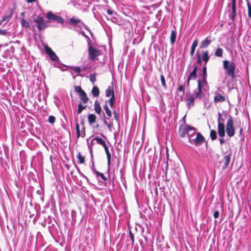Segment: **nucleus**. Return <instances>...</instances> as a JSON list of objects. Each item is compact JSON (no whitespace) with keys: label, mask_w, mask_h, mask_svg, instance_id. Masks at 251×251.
I'll return each instance as SVG.
<instances>
[{"label":"nucleus","mask_w":251,"mask_h":251,"mask_svg":"<svg viewBox=\"0 0 251 251\" xmlns=\"http://www.w3.org/2000/svg\"><path fill=\"white\" fill-rule=\"evenodd\" d=\"M187 136L189 142L191 144H194L196 146H199L204 141V138L201 133H196V129L190 126H188Z\"/></svg>","instance_id":"obj_1"},{"label":"nucleus","mask_w":251,"mask_h":251,"mask_svg":"<svg viewBox=\"0 0 251 251\" xmlns=\"http://www.w3.org/2000/svg\"><path fill=\"white\" fill-rule=\"evenodd\" d=\"M223 68L226 74L232 78H235V72L236 65L234 62H230L227 60L223 61Z\"/></svg>","instance_id":"obj_2"},{"label":"nucleus","mask_w":251,"mask_h":251,"mask_svg":"<svg viewBox=\"0 0 251 251\" xmlns=\"http://www.w3.org/2000/svg\"><path fill=\"white\" fill-rule=\"evenodd\" d=\"M102 51L99 50L96 47L89 45L88 47V57L91 61H95L97 60V57L101 55Z\"/></svg>","instance_id":"obj_3"},{"label":"nucleus","mask_w":251,"mask_h":251,"mask_svg":"<svg viewBox=\"0 0 251 251\" xmlns=\"http://www.w3.org/2000/svg\"><path fill=\"white\" fill-rule=\"evenodd\" d=\"M226 132L227 135L229 137L233 136L235 134V128L233 126V121L230 116H229V117L226 122Z\"/></svg>","instance_id":"obj_4"},{"label":"nucleus","mask_w":251,"mask_h":251,"mask_svg":"<svg viewBox=\"0 0 251 251\" xmlns=\"http://www.w3.org/2000/svg\"><path fill=\"white\" fill-rule=\"evenodd\" d=\"M68 23L70 25H77L80 28L83 27L86 29H87V26L80 19L76 18L75 17H73L70 18L68 21Z\"/></svg>","instance_id":"obj_5"},{"label":"nucleus","mask_w":251,"mask_h":251,"mask_svg":"<svg viewBox=\"0 0 251 251\" xmlns=\"http://www.w3.org/2000/svg\"><path fill=\"white\" fill-rule=\"evenodd\" d=\"M195 99V96L190 94V92L186 94L184 98V100L186 102V105L189 109L194 106Z\"/></svg>","instance_id":"obj_6"},{"label":"nucleus","mask_w":251,"mask_h":251,"mask_svg":"<svg viewBox=\"0 0 251 251\" xmlns=\"http://www.w3.org/2000/svg\"><path fill=\"white\" fill-rule=\"evenodd\" d=\"M47 18L50 21H55L58 23L63 24L64 23V20L61 17L54 14L50 11L47 13Z\"/></svg>","instance_id":"obj_7"},{"label":"nucleus","mask_w":251,"mask_h":251,"mask_svg":"<svg viewBox=\"0 0 251 251\" xmlns=\"http://www.w3.org/2000/svg\"><path fill=\"white\" fill-rule=\"evenodd\" d=\"M34 21L37 23V26L39 30H43L47 26L46 24L44 22L43 18L42 17L38 16L34 20Z\"/></svg>","instance_id":"obj_8"},{"label":"nucleus","mask_w":251,"mask_h":251,"mask_svg":"<svg viewBox=\"0 0 251 251\" xmlns=\"http://www.w3.org/2000/svg\"><path fill=\"white\" fill-rule=\"evenodd\" d=\"M45 51L52 61H58L59 59L54 52L49 47H45Z\"/></svg>","instance_id":"obj_9"},{"label":"nucleus","mask_w":251,"mask_h":251,"mask_svg":"<svg viewBox=\"0 0 251 251\" xmlns=\"http://www.w3.org/2000/svg\"><path fill=\"white\" fill-rule=\"evenodd\" d=\"M197 67L195 66L192 72L187 77V85H189V81L191 79H195L196 78L197 75Z\"/></svg>","instance_id":"obj_10"},{"label":"nucleus","mask_w":251,"mask_h":251,"mask_svg":"<svg viewBox=\"0 0 251 251\" xmlns=\"http://www.w3.org/2000/svg\"><path fill=\"white\" fill-rule=\"evenodd\" d=\"M218 133L220 137H224L225 135V125H218Z\"/></svg>","instance_id":"obj_11"},{"label":"nucleus","mask_w":251,"mask_h":251,"mask_svg":"<svg viewBox=\"0 0 251 251\" xmlns=\"http://www.w3.org/2000/svg\"><path fill=\"white\" fill-rule=\"evenodd\" d=\"M236 16V0H232V16L231 20L233 21Z\"/></svg>","instance_id":"obj_12"},{"label":"nucleus","mask_w":251,"mask_h":251,"mask_svg":"<svg viewBox=\"0 0 251 251\" xmlns=\"http://www.w3.org/2000/svg\"><path fill=\"white\" fill-rule=\"evenodd\" d=\"M226 100V98L225 97L223 96L219 93H216L215 96L214 97V101L215 102H224Z\"/></svg>","instance_id":"obj_13"},{"label":"nucleus","mask_w":251,"mask_h":251,"mask_svg":"<svg viewBox=\"0 0 251 251\" xmlns=\"http://www.w3.org/2000/svg\"><path fill=\"white\" fill-rule=\"evenodd\" d=\"M211 41L209 39L208 37H207L204 40L202 41L201 43V48H206L211 43Z\"/></svg>","instance_id":"obj_14"},{"label":"nucleus","mask_w":251,"mask_h":251,"mask_svg":"<svg viewBox=\"0 0 251 251\" xmlns=\"http://www.w3.org/2000/svg\"><path fill=\"white\" fill-rule=\"evenodd\" d=\"M230 154H228L224 157V163L223 166V169L225 170L227 168L230 161Z\"/></svg>","instance_id":"obj_15"},{"label":"nucleus","mask_w":251,"mask_h":251,"mask_svg":"<svg viewBox=\"0 0 251 251\" xmlns=\"http://www.w3.org/2000/svg\"><path fill=\"white\" fill-rule=\"evenodd\" d=\"M106 97L111 98L115 97V95L113 88L111 86H109L106 90Z\"/></svg>","instance_id":"obj_16"},{"label":"nucleus","mask_w":251,"mask_h":251,"mask_svg":"<svg viewBox=\"0 0 251 251\" xmlns=\"http://www.w3.org/2000/svg\"><path fill=\"white\" fill-rule=\"evenodd\" d=\"M94 110L98 114H100L101 112V108L98 100H96L94 103Z\"/></svg>","instance_id":"obj_17"},{"label":"nucleus","mask_w":251,"mask_h":251,"mask_svg":"<svg viewBox=\"0 0 251 251\" xmlns=\"http://www.w3.org/2000/svg\"><path fill=\"white\" fill-rule=\"evenodd\" d=\"M218 125H220V124L224 125V123L225 120V118L226 117V115H224L223 114H221L220 113H218Z\"/></svg>","instance_id":"obj_18"},{"label":"nucleus","mask_w":251,"mask_h":251,"mask_svg":"<svg viewBox=\"0 0 251 251\" xmlns=\"http://www.w3.org/2000/svg\"><path fill=\"white\" fill-rule=\"evenodd\" d=\"M202 60L204 62V65H206V63L208 62L209 59L208 51L207 50L203 51L202 53Z\"/></svg>","instance_id":"obj_19"},{"label":"nucleus","mask_w":251,"mask_h":251,"mask_svg":"<svg viewBox=\"0 0 251 251\" xmlns=\"http://www.w3.org/2000/svg\"><path fill=\"white\" fill-rule=\"evenodd\" d=\"M198 91H195V98L201 99L202 97V88L201 87L200 84L198 85Z\"/></svg>","instance_id":"obj_20"},{"label":"nucleus","mask_w":251,"mask_h":251,"mask_svg":"<svg viewBox=\"0 0 251 251\" xmlns=\"http://www.w3.org/2000/svg\"><path fill=\"white\" fill-rule=\"evenodd\" d=\"M80 100L84 103H86L89 100V98L85 92L79 95Z\"/></svg>","instance_id":"obj_21"},{"label":"nucleus","mask_w":251,"mask_h":251,"mask_svg":"<svg viewBox=\"0 0 251 251\" xmlns=\"http://www.w3.org/2000/svg\"><path fill=\"white\" fill-rule=\"evenodd\" d=\"M198 44V39H196L193 42V43L192 45L191 48V51H190V54L192 56H193V55L194 54L195 49H196V47L197 46Z\"/></svg>","instance_id":"obj_22"},{"label":"nucleus","mask_w":251,"mask_h":251,"mask_svg":"<svg viewBox=\"0 0 251 251\" xmlns=\"http://www.w3.org/2000/svg\"><path fill=\"white\" fill-rule=\"evenodd\" d=\"M176 36V30H172L170 36V42L172 45H173L175 41Z\"/></svg>","instance_id":"obj_23"},{"label":"nucleus","mask_w":251,"mask_h":251,"mask_svg":"<svg viewBox=\"0 0 251 251\" xmlns=\"http://www.w3.org/2000/svg\"><path fill=\"white\" fill-rule=\"evenodd\" d=\"M96 120V116L93 114L88 115V121L90 125H92L95 123Z\"/></svg>","instance_id":"obj_24"},{"label":"nucleus","mask_w":251,"mask_h":251,"mask_svg":"<svg viewBox=\"0 0 251 251\" xmlns=\"http://www.w3.org/2000/svg\"><path fill=\"white\" fill-rule=\"evenodd\" d=\"M188 126H187L184 128L179 130V134L181 137H184L187 135L188 133Z\"/></svg>","instance_id":"obj_25"},{"label":"nucleus","mask_w":251,"mask_h":251,"mask_svg":"<svg viewBox=\"0 0 251 251\" xmlns=\"http://www.w3.org/2000/svg\"><path fill=\"white\" fill-rule=\"evenodd\" d=\"M91 93L94 97H98L100 95V90L97 86H94Z\"/></svg>","instance_id":"obj_26"},{"label":"nucleus","mask_w":251,"mask_h":251,"mask_svg":"<svg viewBox=\"0 0 251 251\" xmlns=\"http://www.w3.org/2000/svg\"><path fill=\"white\" fill-rule=\"evenodd\" d=\"M76 158L78 159L77 163L78 164H83L85 161V157L83 156L80 152H78L76 155Z\"/></svg>","instance_id":"obj_27"},{"label":"nucleus","mask_w":251,"mask_h":251,"mask_svg":"<svg viewBox=\"0 0 251 251\" xmlns=\"http://www.w3.org/2000/svg\"><path fill=\"white\" fill-rule=\"evenodd\" d=\"M206 78L207 77L202 76V79L201 80H199L198 81V85H199L200 84L201 87L202 89L204 85H207Z\"/></svg>","instance_id":"obj_28"},{"label":"nucleus","mask_w":251,"mask_h":251,"mask_svg":"<svg viewBox=\"0 0 251 251\" xmlns=\"http://www.w3.org/2000/svg\"><path fill=\"white\" fill-rule=\"evenodd\" d=\"M103 109L105 111L106 115L108 116V119L109 118L111 117L112 116V112L109 109V107H108V105L107 104H105L103 106Z\"/></svg>","instance_id":"obj_29"},{"label":"nucleus","mask_w":251,"mask_h":251,"mask_svg":"<svg viewBox=\"0 0 251 251\" xmlns=\"http://www.w3.org/2000/svg\"><path fill=\"white\" fill-rule=\"evenodd\" d=\"M223 50L222 48H218L215 52V55L217 57H221L223 56Z\"/></svg>","instance_id":"obj_30"},{"label":"nucleus","mask_w":251,"mask_h":251,"mask_svg":"<svg viewBox=\"0 0 251 251\" xmlns=\"http://www.w3.org/2000/svg\"><path fill=\"white\" fill-rule=\"evenodd\" d=\"M210 138L212 140H214L217 138V132L215 130H211L210 131Z\"/></svg>","instance_id":"obj_31"},{"label":"nucleus","mask_w":251,"mask_h":251,"mask_svg":"<svg viewBox=\"0 0 251 251\" xmlns=\"http://www.w3.org/2000/svg\"><path fill=\"white\" fill-rule=\"evenodd\" d=\"M94 172L95 173L97 177H100L103 181L106 180V178L103 174L96 171H94Z\"/></svg>","instance_id":"obj_32"},{"label":"nucleus","mask_w":251,"mask_h":251,"mask_svg":"<svg viewBox=\"0 0 251 251\" xmlns=\"http://www.w3.org/2000/svg\"><path fill=\"white\" fill-rule=\"evenodd\" d=\"M246 1L248 6V16L250 18H251V4L249 0H246Z\"/></svg>","instance_id":"obj_33"},{"label":"nucleus","mask_w":251,"mask_h":251,"mask_svg":"<svg viewBox=\"0 0 251 251\" xmlns=\"http://www.w3.org/2000/svg\"><path fill=\"white\" fill-rule=\"evenodd\" d=\"M21 24H22V26L25 27H29V23L23 18L21 20Z\"/></svg>","instance_id":"obj_34"},{"label":"nucleus","mask_w":251,"mask_h":251,"mask_svg":"<svg viewBox=\"0 0 251 251\" xmlns=\"http://www.w3.org/2000/svg\"><path fill=\"white\" fill-rule=\"evenodd\" d=\"M86 107V106L83 105L81 103H79L78 105V109H77V114H80L81 113L82 110L84 109H85Z\"/></svg>","instance_id":"obj_35"},{"label":"nucleus","mask_w":251,"mask_h":251,"mask_svg":"<svg viewBox=\"0 0 251 251\" xmlns=\"http://www.w3.org/2000/svg\"><path fill=\"white\" fill-rule=\"evenodd\" d=\"M160 79H161L162 85L163 86V87L164 88L166 89L167 88V85H166V82H165V77L162 75H160Z\"/></svg>","instance_id":"obj_36"},{"label":"nucleus","mask_w":251,"mask_h":251,"mask_svg":"<svg viewBox=\"0 0 251 251\" xmlns=\"http://www.w3.org/2000/svg\"><path fill=\"white\" fill-rule=\"evenodd\" d=\"M75 91L79 95L84 92V91H83L80 86H75Z\"/></svg>","instance_id":"obj_37"},{"label":"nucleus","mask_w":251,"mask_h":251,"mask_svg":"<svg viewBox=\"0 0 251 251\" xmlns=\"http://www.w3.org/2000/svg\"><path fill=\"white\" fill-rule=\"evenodd\" d=\"M106 102H108L110 105V106L112 108L115 103V97L110 98L109 100L106 101Z\"/></svg>","instance_id":"obj_38"},{"label":"nucleus","mask_w":251,"mask_h":251,"mask_svg":"<svg viewBox=\"0 0 251 251\" xmlns=\"http://www.w3.org/2000/svg\"><path fill=\"white\" fill-rule=\"evenodd\" d=\"M94 140H95V141L97 142V143L100 145L103 144L104 140L101 138H99L98 137H95L94 138Z\"/></svg>","instance_id":"obj_39"},{"label":"nucleus","mask_w":251,"mask_h":251,"mask_svg":"<svg viewBox=\"0 0 251 251\" xmlns=\"http://www.w3.org/2000/svg\"><path fill=\"white\" fill-rule=\"evenodd\" d=\"M90 80L94 84L96 80V77L95 74H91L90 75Z\"/></svg>","instance_id":"obj_40"},{"label":"nucleus","mask_w":251,"mask_h":251,"mask_svg":"<svg viewBox=\"0 0 251 251\" xmlns=\"http://www.w3.org/2000/svg\"><path fill=\"white\" fill-rule=\"evenodd\" d=\"M70 68L77 73H79L81 71V69L79 67H70Z\"/></svg>","instance_id":"obj_41"},{"label":"nucleus","mask_w":251,"mask_h":251,"mask_svg":"<svg viewBox=\"0 0 251 251\" xmlns=\"http://www.w3.org/2000/svg\"><path fill=\"white\" fill-rule=\"evenodd\" d=\"M76 134H77V138H78L80 137V129H79V126L78 123H76Z\"/></svg>","instance_id":"obj_42"},{"label":"nucleus","mask_w":251,"mask_h":251,"mask_svg":"<svg viewBox=\"0 0 251 251\" xmlns=\"http://www.w3.org/2000/svg\"><path fill=\"white\" fill-rule=\"evenodd\" d=\"M55 117L53 116H50L49 117L48 121L50 124H53L55 122Z\"/></svg>","instance_id":"obj_43"},{"label":"nucleus","mask_w":251,"mask_h":251,"mask_svg":"<svg viewBox=\"0 0 251 251\" xmlns=\"http://www.w3.org/2000/svg\"><path fill=\"white\" fill-rule=\"evenodd\" d=\"M207 69L206 65H204V66L202 68V76L204 77H207Z\"/></svg>","instance_id":"obj_44"},{"label":"nucleus","mask_w":251,"mask_h":251,"mask_svg":"<svg viewBox=\"0 0 251 251\" xmlns=\"http://www.w3.org/2000/svg\"><path fill=\"white\" fill-rule=\"evenodd\" d=\"M114 118L117 121H119V115L116 111H113Z\"/></svg>","instance_id":"obj_45"},{"label":"nucleus","mask_w":251,"mask_h":251,"mask_svg":"<svg viewBox=\"0 0 251 251\" xmlns=\"http://www.w3.org/2000/svg\"><path fill=\"white\" fill-rule=\"evenodd\" d=\"M80 137H84L85 136V128L84 127H82L80 131Z\"/></svg>","instance_id":"obj_46"},{"label":"nucleus","mask_w":251,"mask_h":251,"mask_svg":"<svg viewBox=\"0 0 251 251\" xmlns=\"http://www.w3.org/2000/svg\"><path fill=\"white\" fill-rule=\"evenodd\" d=\"M104 149L105 153L106 154V156H110L111 154H110V152L109 151L108 147L107 146V147H105Z\"/></svg>","instance_id":"obj_47"},{"label":"nucleus","mask_w":251,"mask_h":251,"mask_svg":"<svg viewBox=\"0 0 251 251\" xmlns=\"http://www.w3.org/2000/svg\"><path fill=\"white\" fill-rule=\"evenodd\" d=\"M95 141V140H94V138L91 140V141L90 143H88V147L91 149L92 147L94 144V141Z\"/></svg>","instance_id":"obj_48"},{"label":"nucleus","mask_w":251,"mask_h":251,"mask_svg":"<svg viewBox=\"0 0 251 251\" xmlns=\"http://www.w3.org/2000/svg\"><path fill=\"white\" fill-rule=\"evenodd\" d=\"M80 33L83 35L85 38H86L87 39H88V45L89 44V42L91 41L90 38H89V37L86 35L85 33L84 32H80Z\"/></svg>","instance_id":"obj_49"},{"label":"nucleus","mask_w":251,"mask_h":251,"mask_svg":"<svg viewBox=\"0 0 251 251\" xmlns=\"http://www.w3.org/2000/svg\"><path fill=\"white\" fill-rule=\"evenodd\" d=\"M219 211H215L213 214V216H214V218H215V219L218 218L219 217Z\"/></svg>","instance_id":"obj_50"},{"label":"nucleus","mask_w":251,"mask_h":251,"mask_svg":"<svg viewBox=\"0 0 251 251\" xmlns=\"http://www.w3.org/2000/svg\"><path fill=\"white\" fill-rule=\"evenodd\" d=\"M178 89L179 91H182V92H184V87L182 85H181L178 87Z\"/></svg>","instance_id":"obj_51"},{"label":"nucleus","mask_w":251,"mask_h":251,"mask_svg":"<svg viewBox=\"0 0 251 251\" xmlns=\"http://www.w3.org/2000/svg\"><path fill=\"white\" fill-rule=\"evenodd\" d=\"M107 126L109 128V130L111 131V128L113 126V123L112 122H110L109 124H107Z\"/></svg>","instance_id":"obj_52"},{"label":"nucleus","mask_w":251,"mask_h":251,"mask_svg":"<svg viewBox=\"0 0 251 251\" xmlns=\"http://www.w3.org/2000/svg\"><path fill=\"white\" fill-rule=\"evenodd\" d=\"M129 235H130V237L132 240V243H133L134 242V236H133V233L131 232V231H129Z\"/></svg>","instance_id":"obj_53"},{"label":"nucleus","mask_w":251,"mask_h":251,"mask_svg":"<svg viewBox=\"0 0 251 251\" xmlns=\"http://www.w3.org/2000/svg\"><path fill=\"white\" fill-rule=\"evenodd\" d=\"M197 62L198 63L201 64V55L199 54L198 56Z\"/></svg>","instance_id":"obj_54"},{"label":"nucleus","mask_w":251,"mask_h":251,"mask_svg":"<svg viewBox=\"0 0 251 251\" xmlns=\"http://www.w3.org/2000/svg\"><path fill=\"white\" fill-rule=\"evenodd\" d=\"M107 164L108 166L110 165L111 155L107 156Z\"/></svg>","instance_id":"obj_55"},{"label":"nucleus","mask_w":251,"mask_h":251,"mask_svg":"<svg viewBox=\"0 0 251 251\" xmlns=\"http://www.w3.org/2000/svg\"><path fill=\"white\" fill-rule=\"evenodd\" d=\"M221 145H222L223 143L225 142V140L224 139L223 137H221L219 139Z\"/></svg>","instance_id":"obj_56"},{"label":"nucleus","mask_w":251,"mask_h":251,"mask_svg":"<svg viewBox=\"0 0 251 251\" xmlns=\"http://www.w3.org/2000/svg\"><path fill=\"white\" fill-rule=\"evenodd\" d=\"M107 13L109 15H111L113 14V11L110 9H108L107 10Z\"/></svg>","instance_id":"obj_57"},{"label":"nucleus","mask_w":251,"mask_h":251,"mask_svg":"<svg viewBox=\"0 0 251 251\" xmlns=\"http://www.w3.org/2000/svg\"><path fill=\"white\" fill-rule=\"evenodd\" d=\"M26 1L28 3H31V2H35V1H37V0H26Z\"/></svg>","instance_id":"obj_58"},{"label":"nucleus","mask_w":251,"mask_h":251,"mask_svg":"<svg viewBox=\"0 0 251 251\" xmlns=\"http://www.w3.org/2000/svg\"><path fill=\"white\" fill-rule=\"evenodd\" d=\"M243 132V128H241L239 131V136H241Z\"/></svg>","instance_id":"obj_59"},{"label":"nucleus","mask_w":251,"mask_h":251,"mask_svg":"<svg viewBox=\"0 0 251 251\" xmlns=\"http://www.w3.org/2000/svg\"><path fill=\"white\" fill-rule=\"evenodd\" d=\"M100 145L102 146L104 148L105 147H107V145H106V143H105L104 141L103 142V144H101Z\"/></svg>","instance_id":"obj_60"},{"label":"nucleus","mask_w":251,"mask_h":251,"mask_svg":"<svg viewBox=\"0 0 251 251\" xmlns=\"http://www.w3.org/2000/svg\"><path fill=\"white\" fill-rule=\"evenodd\" d=\"M104 124H105L106 125H107V124H108L105 119H104Z\"/></svg>","instance_id":"obj_61"},{"label":"nucleus","mask_w":251,"mask_h":251,"mask_svg":"<svg viewBox=\"0 0 251 251\" xmlns=\"http://www.w3.org/2000/svg\"><path fill=\"white\" fill-rule=\"evenodd\" d=\"M24 15H25V13H24V12H23V13H21V15H22V16H24Z\"/></svg>","instance_id":"obj_62"},{"label":"nucleus","mask_w":251,"mask_h":251,"mask_svg":"<svg viewBox=\"0 0 251 251\" xmlns=\"http://www.w3.org/2000/svg\"><path fill=\"white\" fill-rule=\"evenodd\" d=\"M81 175L84 176L85 178H86V179H88L86 176H84L82 174H81Z\"/></svg>","instance_id":"obj_63"},{"label":"nucleus","mask_w":251,"mask_h":251,"mask_svg":"<svg viewBox=\"0 0 251 251\" xmlns=\"http://www.w3.org/2000/svg\"><path fill=\"white\" fill-rule=\"evenodd\" d=\"M4 19H3L2 20V21H1L0 22V24H1L2 22L3 21H4Z\"/></svg>","instance_id":"obj_64"}]
</instances>
